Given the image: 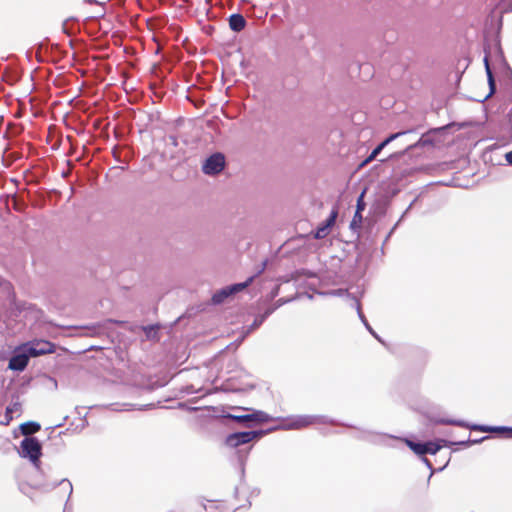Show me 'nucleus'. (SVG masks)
I'll return each mask as SVG.
<instances>
[{
    "label": "nucleus",
    "mask_w": 512,
    "mask_h": 512,
    "mask_svg": "<svg viewBox=\"0 0 512 512\" xmlns=\"http://www.w3.org/2000/svg\"><path fill=\"white\" fill-rule=\"evenodd\" d=\"M341 425L336 420L324 415H296L289 417L285 423L280 426L284 430H299L311 425ZM343 426L353 428L352 425L342 424Z\"/></svg>",
    "instance_id": "1"
},
{
    "label": "nucleus",
    "mask_w": 512,
    "mask_h": 512,
    "mask_svg": "<svg viewBox=\"0 0 512 512\" xmlns=\"http://www.w3.org/2000/svg\"><path fill=\"white\" fill-rule=\"evenodd\" d=\"M429 421L432 424L455 425V426H459V427L468 428L472 431L501 433V434H504L505 437H507V438H512V427L469 424L463 420L448 419V418H443V417H437L434 415L429 416Z\"/></svg>",
    "instance_id": "2"
},
{
    "label": "nucleus",
    "mask_w": 512,
    "mask_h": 512,
    "mask_svg": "<svg viewBox=\"0 0 512 512\" xmlns=\"http://www.w3.org/2000/svg\"><path fill=\"white\" fill-rule=\"evenodd\" d=\"M234 409L249 411L250 413L242 414V415L225 413V414H221L217 417L235 421V422H237L245 427H248V428L253 427L255 424L266 423V422L273 420V418L269 414H267L266 412L261 411V410L245 408V407H235Z\"/></svg>",
    "instance_id": "3"
},
{
    "label": "nucleus",
    "mask_w": 512,
    "mask_h": 512,
    "mask_svg": "<svg viewBox=\"0 0 512 512\" xmlns=\"http://www.w3.org/2000/svg\"><path fill=\"white\" fill-rule=\"evenodd\" d=\"M22 458H27L37 470H40V458L42 456V445L36 437H25L18 451Z\"/></svg>",
    "instance_id": "4"
},
{
    "label": "nucleus",
    "mask_w": 512,
    "mask_h": 512,
    "mask_svg": "<svg viewBox=\"0 0 512 512\" xmlns=\"http://www.w3.org/2000/svg\"><path fill=\"white\" fill-rule=\"evenodd\" d=\"M253 280L254 276H251L244 282L231 284L217 290L212 296V303L214 305L224 303L230 296H233L247 288L253 282Z\"/></svg>",
    "instance_id": "5"
},
{
    "label": "nucleus",
    "mask_w": 512,
    "mask_h": 512,
    "mask_svg": "<svg viewBox=\"0 0 512 512\" xmlns=\"http://www.w3.org/2000/svg\"><path fill=\"white\" fill-rule=\"evenodd\" d=\"M265 433L266 432L263 430L234 432L226 437L225 444L228 447L236 448L240 445L247 444L254 439L260 438Z\"/></svg>",
    "instance_id": "6"
},
{
    "label": "nucleus",
    "mask_w": 512,
    "mask_h": 512,
    "mask_svg": "<svg viewBox=\"0 0 512 512\" xmlns=\"http://www.w3.org/2000/svg\"><path fill=\"white\" fill-rule=\"evenodd\" d=\"M406 445L417 455L425 457L426 454L435 455L443 446L440 439L435 442H415L409 439H404Z\"/></svg>",
    "instance_id": "7"
},
{
    "label": "nucleus",
    "mask_w": 512,
    "mask_h": 512,
    "mask_svg": "<svg viewBox=\"0 0 512 512\" xmlns=\"http://www.w3.org/2000/svg\"><path fill=\"white\" fill-rule=\"evenodd\" d=\"M334 294L335 295H344L345 294L348 297V299L351 301V306L356 309L358 317L361 320V322L364 324L365 328L369 331V333L375 339H377L379 342L383 343V341L380 338V336L370 326V324L368 323L365 315L363 314V312L361 310V304H360V301H359L358 297H356L354 295H351L350 293H348L346 290H343V289H338V290L334 291Z\"/></svg>",
    "instance_id": "8"
},
{
    "label": "nucleus",
    "mask_w": 512,
    "mask_h": 512,
    "mask_svg": "<svg viewBox=\"0 0 512 512\" xmlns=\"http://www.w3.org/2000/svg\"><path fill=\"white\" fill-rule=\"evenodd\" d=\"M225 167V157L221 153H214L203 163L202 170L206 175H216Z\"/></svg>",
    "instance_id": "9"
},
{
    "label": "nucleus",
    "mask_w": 512,
    "mask_h": 512,
    "mask_svg": "<svg viewBox=\"0 0 512 512\" xmlns=\"http://www.w3.org/2000/svg\"><path fill=\"white\" fill-rule=\"evenodd\" d=\"M414 132L413 129H410V130H407V131H400V132H397V133H393V134H390L386 139H384L381 143H379L373 150L372 152L370 153V155L362 161V163L359 165L360 168L366 166L367 164H369L370 162H372L374 159H376V157L381 153V151L388 145L390 144L392 141L396 140L397 138H399L400 136H403V135H406V134H410Z\"/></svg>",
    "instance_id": "10"
},
{
    "label": "nucleus",
    "mask_w": 512,
    "mask_h": 512,
    "mask_svg": "<svg viewBox=\"0 0 512 512\" xmlns=\"http://www.w3.org/2000/svg\"><path fill=\"white\" fill-rule=\"evenodd\" d=\"M31 357L29 351H26V346L23 345L21 350L17 351L10 358L8 368L13 371L22 372L27 367Z\"/></svg>",
    "instance_id": "11"
},
{
    "label": "nucleus",
    "mask_w": 512,
    "mask_h": 512,
    "mask_svg": "<svg viewBox=\"0 0 512 512\" xmlns=\"http://www.w3.org/2000/svg\"><path fill=\"white\" fill-rule=\"evenodd\" d=\"M359 438L370 441L374 444L384 446H393L392 442L401 440L400 438L394 437L392 435L372 433L366 430L361 431V435L359 436Z\"/></svg>",
    "instance_id": "12"
},
{
    "label": "nucleus",
    "mask_w": 512,
    "mask_h": 512,
    "mask_svg": "<svg viewBox=\"0 0 512 512\" xmlns=\"http://www.w3.org/2000/svg\"><path fill=\"white\" fill-rule=\"evenodd\" d=\"M25 346L32 357L53 353L55 348L53 343L45 340L26 343Z\"/></svg>",
    "instance_id": "13"
},
{
    "label": "nucleus",
    "mask_w": 512,
    "mask_h": 512,
    "mask_svg": "<svg viewBox=\"0 0 512 512\" xmlns=\"http://www.w3.org/2000/svg\"><path fill=\"white\" fill-rule=\"evenodd\" d=\"M337 215L338 212L337 210L334 209L331 211L329 217L319 224V226L314 232L315 239H322L329 234L330 229L334 226L336 222Z\"/></svg>",
    "instance_id": "14"
},
{
    "label": "nucleus",
    "mask_w": 512,
    "mask_h": 512,
    "mask_svg": "<svg viewBox=\"0 0 512 512\" xmlns=\"http://www.w3.org/2000/svg\"><path fill=\"white\" fill-rule=\"evenodd\" d=\"M247 24L246 19L240 13H234L229 16V27L234 32L242 31Z\"/></svg>",
    "instance_id": "15"
},
{
    "label": "nucleus",
    "mask_w": 512,
    "mask_h": 512,
    "mask_svg": "<svg viewBox=\"0 0 512 512\" xmlns=\"http://www.w3.org/2000/svg\"><path fill=\"white\" fill-rule=\"evenodd\" d=\"M484 65H485V71L487 74V80H488V85H489V93L484 99V100H486L496 92V82H495L493 72L490 68V64H489L487 55L484 57Z\"/></svg>",
    "instance_id": "16"
},
{
    "label": "nucleus",
    "mask_w": 512,
    "mask_h": 512,
    "mask_svg": "<svg viewBox=\"0 0 512 512\" xmlns=\"http://www.w3.org/2000/svg\"><path fill=\"white\" fill-rule=\"evenodd\" d=\"M273 312V308H267L263 314L256 316L253 323L247 327L245 334H249L258 329Z\"/></svg>",
    "instance_id": "17"
},
{
    "label": "nucleus",
    "mask_w": 512,
    "mask_h": 512,
    "mask_svg": "<svg viewBox=\"0 0 512 512\" xmlns=\"http://www.w3.org/2000/svg\"><path fill=\"white\" fill-rule=\"evenodd\" d=\"M40 429V424L34 421H28L20 425V431L25 437H32L31 435L35 434Z\"/></svg>",
    "instance_id": "18"
},
{
    "label": "nucleus",
    "mask_w": 512,
    "mask_h": 512,
    "mask_svg": "<svg viewBox=\"0 0 512 512\" xmlns=\"http://www.w3.org/2000/svg\"><path fill=\"white\" fill-rule=\"evenodd\" d=\"M58 485L61 486L64 490H66L68 492V500H69L73 493V486L68 479H62L59 482H55L50 485H44L43 490L47 492V491L53 490Z\"/></svg>",
    "instance_id": "19"
},
{
    "label": "nucleus",
    "mask_w": 512,
    "mask_h": 512,
    "mask_svg": "<svg viewBox=\"0 0 512 512\" xmlns=\"http://www.w3.org/2000/svg\"><path fill=\"white\" fill-rule=\"evenodd\" d=\"M159 329V325H148L143 327V330L148 339H154L157 336V331Z\"/></svg>",
    "instance_id": "20"
},
{
    "label": "nucleus",
    "mask_w": 512,
    "mask_h": 512,
    "mask_svg": "<svg viewBox=\"0 0 512 512\" xmlns=\"http://www.w3.org/2000/svg\"><path fill=\"white\" fill-rule=\"evenodd\" d=\"M440 442H442L443 446H445V447H451L452 445H459V446H463V447L470 446V439L462 440V441H458V442L440 439Z\"/></svg>",
    "instance_id": "21"
},
{
    "label": "nucleus",
    "mask_w": 512,
    "mask_h": 512,
    "mask_svg": "<svg viewBox=\"0 0 512 512\" xmlns=\"http://www.w3.org/2000/svg\"><path fill=\"white\" fill-rule=\"evenodd\" d=\"M364 193L365 192L363 191L361 193V195L357 199V205H356V211H355L356 212V217H358L359 214H361L362 211L365 209L366 204H365L364 199H363L364 198Z\"/></svg>",
    "instance_id": "22"
},
{
    "label": "nucleus",
    "mask_w": 512,
    "mask_h": 512,
    "mask_svg": "<svg viewBox=\"0 0 512 512\" xmlns=\"http://www.w3.org/2000/svg\"><path fill=\"white\" fill-rule=\"evenodd\" d=\"M412 206V203L409 205V207L406 209V211L402 214V216L400 217V219L398 220V222L392 227V229L389 231V233L387 234L385 240H384V243H386L389 238L391 237V235L394 233V231L396 230L397 226L399 225V223L404 219L405 215L407 214L408 210L411 208Z\"/></svg>",
    "instance_id": "23"
},
{
    "label": "nucleus",
    "mask_w": 512,
    "mask_h": 512,
    "mask_svg": "<svg viewBox=\"0 0 512 512\" xmlns=\"http://www.w3.org/2000/svg\"><path fill=\"white\" fill-rule=\"evenodd\" d=\"M362 219L363 218H362L361 214H359V216L356 217V213H355L353 216V219L350 223V228L353 230L359 229L361 227Z\"/></svg>",
    "instance_id": "24"
},
{
    "label": "nucleus",
    "mask_w": 512,
    "mask_h": 512,
    "mask_svg": "<svg viewBox=\"0 0 512 512\" xmlns=\"http://www.w3.org/2000/svg\"><path fill=\"white\" fill-rule=\"evenodd\" d=\"M12 412L13 409L8 406L5 410V420L1 422L3 425H8L10 423L12 420Z\"/></svg>",
    "instance_id": "25"
},
{
    "label": "nucleus",
    "mask_w": 512,
    "mask_h": 512,
    "mask_svg": "<svg viewBox=\"0 0 512 512\" xmlns=\"http://www.w3.org/2000/svg\"><path fill=\"white\" fill-rule=\"evenodd\" d=\"M291 299H284V298H280L276 301V304L274 307H272L274 309V311L279 308L280 306L284 305L285 303L289 302Z\"/></svg>",
    "instance_id": "26"
},
{
    "label": "nucleus",
    "mask_w": 512,
    "mask_h": 512,
    "mask_svg": "<svg viewBox=\"0 0 512 512\" xmlns=\"http://www.w3.org/2000/svg\"><path fill=\"white\" fill-rule=\"evenodd\" d=\"M422 461L425 463V465L431 470V473H430V476L429 478H431V476L433 475L434 473V469L432 467V463L426 458V457H422Z\"/></svg>",
    "instance_id": "27"
},
{
    "label": "nucleus",
    "mask_w": 512,
    "mask_h": 512,
    "mask_svg": "<svg viewBox=\"0 0 512 512\" xmlns=\"http://www.w3.org/2000/svg\"><path fill=\"white\" fill-rule=\"evenodd\" d=\"M279 290V286L274 287L270 293V299H274L279 294Z\"/></svg>",
    "instance_id": "28"
},
{
    "label": "nucleus",
    "mask_w": 512,
    "mask_h": 512,
    "mask_svg": "<svg viewBox=\"0 0 512 512\" xmlns=\"http://www.w3.org/2000/svg\"><path fill=\"white\" fill-rule=\"evenodd\" d=\"M488 438H489V436H484V437H482L480 439H470V446L474 445V444H478V443H480V442H482V441H484V440H486Z\"/></svg>",
    "instance_id": "29"
},
{
    "label": "nucleus",
    "mask_w": 512,
    "mask_h": 512,
    "mask_svg": "<svg viewBox=\"0 0 512 512\" xmlns=\"http://www.w3.org/2000/svg\"><path fill=\"white\" fill-rule=\"evenodd\" d=\"M505 159H506V161H507L510 165H512V150H511L510 152L506 153V155H505Z\"/></svg>",
    "instance_id": "30"
},
{
    "label": "nucleus",
    "mask_w": 512,
    "mask_h": 512,
    "mask_svg": "<svg viewBox=\"0 0 512 512\" xmlns=\"http://www.w3.org/2000/svg\"><path fill=\"white\" fill-rule=\"evenodd\" d=\"M266 264H267V261H263L262 265H261V269L258 273H262L266 267Z\"/></svg>",
    "instance_id": "31"
},
{
    "label": "nucleus",
    "mask_w": 512,
    "mask_h": 512,
    "mask_svg": "<svg viewBox=\"0 0 512 512\" xmlns=\"http://www.w3.org/2000/svg\"><path fill=\"white\" fill-rule=\"evenodd\" d=\"M416 145H417V143H416V144H410V145H408V147L406 148V150H410V149H412V148H413L414 146H416Z\"/></svg>",
    "instance_id": "32"
},
{
    "label": "nucleus",
    "mask_w": 512,
    "mask_h": 512,
    "mask_svg": "<svg viewBox=\"0 0 512 512\" xmlns=\"http://www.w3.org/2000/svg\"><path fill=\"white\" fill-rule=\"evenodd\" d=\"M115 406H116V404H111V405H110V407H111V409H112V410L117 411L118 409H117V408H115Z\"/></svg>",
    "instance_id": "33"
},
{
    "label": "nucleus",
    "mask_w": 512,
    "mask_h": 512,
    "mask_svg": "<svg viewBox=\"0 0 512 512\" xmlns=\"http://www.w3.org/2000/svg\"><path fill=\"white\" fill-rule=\"evenodd\" d=\"M446 465H447V463H446L444 466L440 467V468L438 469V471H442V470L446 467Z\"/></svg>",
    "instance_id": "34"
},
{
    "label": "nucleus",
    "mask_w": 512,
    "mask_h": 512,
    "mask_svg": "<svg viewBox=\"0 0 512 512\" xmlns=\"http://www.w3.org/2000/svg\"><path fill=\"white\" fill-rule=\"evenodd\" d=\"M124 406H125V407H131V406H133V405H132V404H129V403H126V404H124Z\"/></svg>",
    "instance_id": "35"
},
{
    "label": "nucleus",
    "mask_w": 512,
    "mask_h": 512,
    "mask_svg": "<svg viewBox=\"0 0 512 512\" xmlns=\"http://www.w3.org/2000/svg\"><path fill=\"white\" fill-rule=\"evenodd\" d=\"M512 2V0H510Z\"/></svg>",
    "instance_id": "36"
}]
</instances>
